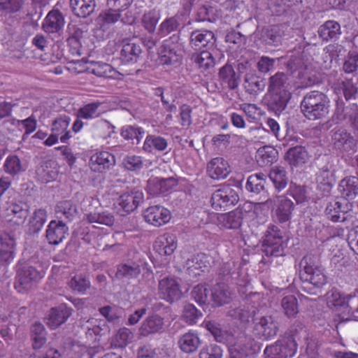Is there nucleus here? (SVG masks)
<instances>
[{
	"instance_id": "f257e3e1",
	"label": "nucleus",
	"mask_w": 358,
	"mask_h": 358,
	"mask_svg": "<svg viewBox=\"0 0 358 358\" xmlns=\"http://www.w3.org/2000/svg\"><path fill=\"white\" fill-rule=\"evenodd\" d=\"M300 108L307 119L321 120L325 118L329 113L330 100L323 92L311 91L303 97Z\"/></svg>"
},
{
	"instance_id": "f03ea898",
	"label": "nucleus",
	"mask_w": 358,
	"mask_h": 358,
	"mask_svg": "<svg viewBox=\"0 0 358 358\" xmlns=\"http://www.w3.org/2000/svg\"><path fill=\"white\" fill-rule=\"evenodd\" d=\"M301 267L300 279L304 284H311L320 287L327 283V277L317 256L306 255L301 262Z\"/></svg>"
},
{
	"instance_id": "7ed1b4c3",
	"label": "nucleus",
	"mask_w": 358,
	"mask_h": 358,
	"mask_svg": "<svg viewBox=\"0 0 358 358\" xmlns=\"http://www.w3.org/2000/svg\"><path fill=\"white\" fill-rule=\"evenodd\" d=\"M283 232L278 226L269 225L265 233L263 252L266 257H278L285 255L287 243L283 241Z\"/></svg>"
},
{
	"instance_id": "20e7f679",
	"label": "nucleus",
	"mask_w": 358,
	"mask_h": 358,
	"mask_svg": "<svg viewBox=\"0 0 358 358\" xmlns=\"http://www.w3.org/2000/svg\"><path fill=\"white\" fill-rule=\"evenodd\" d=\"M148 266L146 261L136 255L132 259L117 265L115 277L121 280L135 279L142 271L148 270Z\"/></svg>"
},
{
	"instance_id": "39448f33",
	"label": "nucleus",
	"mask_w": 358,
	"mask_h": 358,
	"mask_svg": "<svg viewBox=\"0 0 358 358\" xmlns=\"http://www.w3.org/2000/svg\"><path fill=\"white\" fill-rule=\"evenodd\" d=\"M41 278V273L34 267L23 266L17 271L14 287L19 293H25Z\"/></svg>"
},
{
	"instance_id": "423d86ee",
	"label": "nucleus",
	"mask_w": 358,
	"mask_h": 358,
	"mask_svg": "<svg viewBox=\"0 0 358 358\" xmlns=\"http://www.w3.org/2000/svg\"><path fill=\"white\" fill-rule=\"evenodd\" d=\"M239 200V196L236 189L231 185H227L217 189L211 196L210 202L213 208L221 210L227 206L235 205Z\"/></svg>"
},
{
	"instance_id": "0eeeda50",
	"label": "nucleus",
	"mask_w": 358,
	"mask_h": 358,
	"mask_svg": "<svg viewBox=\"0 0 358 358\" xmlns=\"http://www.w3.org/2000/svg\"><path fill=\"white\" fill-rule=\"evenodd\" d=\"M144 201L142 191L134 189L122 194L115 201L114 206L121 215L134 211Z\"/></svg>"
},
{
	"instance_id": "6e6552de",
	"label": "nucleus",
	"mask_w": 358,
	"mask_h": 358,
	"mask_svg": "<svg viewBox=\"0 0 358 358\" xmlns=\"http://www.w3.org/2000/svg\"><path fill=\"white\" fill-rule=\"evenodd\" d=\"M296 349L297 345L294 339L287 338L267 346L264 354L266 358H291L295 355Z\"/></svg>"
},
{
	"instance_id": "1a4fd4ad",
	"label": "nucleus",
	"mask_w": 358,
	"mask_h": 358,
	"mask_svg": "<svg viewBox=\"0 0 358 358\" xmlns=\"http://www.w3.org/2000/svg\"><path fill=\"white\" fill-rule=\"evenodd\" d=\"M249 213L250 210L246 209L245 206H238L234 210L219 215L217 222L220 225L226 229H238Z\"/></svg>"
},
{
	"instance_id": "9d476101",
	"label": "nucleus",
	"mask_w": 358,
	"mask_h": 358,
	"mask_svg": "<svg viewBox=\"0 0 358 358\" xmlns=\"http://www.w3.org/2000/svg\"><path fill=\"white\" fill-rule=\"evenodd\" d=\"M71 118L66 115L59 117L53 121L52 134L46 139V145H52L57 143L59 136L62 143L66 142L71 137L70 131L67 130Z\"/></svg>"
},
{
	"instance_id": "9b49d317",
	"label": "nucleus",
	"mask_w": 358,
	"mask_h": 358,
	"mask_svg": "<svg viewBox=\"0 0 358 358\" xmlns=\"http://www.w3.org/2000/svg\"><path fill=\"white\" fill-rule=\"evenodd\" d=\"M159 296L168 302L173 303L180 299L182 291L178 280L173 278H164L159 282Z\"/></svg>"
},
{
	"instance_id": "f8f14e48",
	"label": "nucleus",
	"mask_w": 358,
	"mask_h": 358,
	"mask_svg": "<svg viewBox=\"0 0 358 358\" xmlns=\"http://www.w3.org/2000/svg\"><path fill=\"white\" fill-rule=\"evenodd\" d=\"M292 98V92L267 91L264 101L269 110L275 113L283 111Z\"/></svg>"
},
{
	"instance_id": "ddd939ff",
	"label": "nucleus",
	"mask_w": 358,
	"mask_h": 358,
	"mask_svg": "<svg viewBox=\"0 0 358 358\" xmlns=\"http://www.w3.org/2000/svg\"><path fill=\"white\" fill-rule=\"evenodd\" d=\"M265 203L276 206L275 215L280 222L283 223L290 220L294 209V203L290 199L285 196H278L274 199H267Z\"/></svg>"
},
{
	"instance_id": "4468645a",
	"label": "nucleus",
	"mask_w": 358,
	"mask_h": 358,
	"mask_svg": "<svg viewBox=\"0 0 358 358\" xmlns=\"http://www.w3.org/2000/svg\"><path fill=\"white\" fill-rule=\"evenodd\" d=\"M145 220L155 226L160 227L169 222L171 212L162 206L156 205L148 207L143 213Z\"/></svg>"
},
{
	"instance_id": "2eb2a0df",
	"label": "nucleus",
	"mask_w": 358,
	"mask_h": 358,
	"mask_svg": "<svg viewBox=\"0 0 358 358\" xmlns=\"http://www.w3.org/2000/svg\"><path fill=\"white\" fill-rule=\"evenodd\" d=\"M348 203L344 199L329 201L325 208V215L334 222H343L347 219Z\"/></svg>"
},
{
	"instance_id": "dca6fc26",
	"label": "nucleus",
	"mask_w": 358,
	"mask_h": 358,
	"mask_svg": "<svg viewBox=\"0 0 358 358\" xmlns=\"http://www.w3.org/2000/svg\"><path fill=\"white\" fill-rule=\"evenodd\" d=\"M115 164V156L106 151L94 153L91 156L89 162L91 170L98 173H104L113 167Z\"/></svg>"
},
{
	"instance_id": "f3484780",
	"label": "nucleus",
	"mask_w": 358,
	"mask_h": 358,
	"mask_svg": "<svg viewBox=\"0 0 358 358\" xmlns=\"http://www.w3.org/2000/svg\"><path fill=\"white\" fill-rule=\"evenodd\" d=\"M7 216H11V220L17 224H23L29 215V206L22 201H11L4 207Z\"/></svg>"
},
{
	"instance_id": "a211bd4d",
	"label": "nucleus",
	"mask_w": 358,
	"mask_h": 358,
	"mask_svg": "<svg viewBox=\"0 0 358 358\" xmlns=\"http://www.w3.org/2000/svg\"><path fill=\"white\" fill-rule=\"evenodd\" d=\"M215 43V34L207 29H196L190 34L189 44L195 50L213 47Z\"/></svg>"
},
{
	"instance_id": "6ab92c4d",
	"label": "nucleus",
	"mask_w": 358,
	"mask_h": 358,
	"mask_svg": "<svg viewBox=\"0 0 358 358\" xmlns=\"http://www.w3.org/2000/svg\"><path fill=\"white\" fill-rule=\"evenodd\" d=\"M255 330L259 336L268 339L277 334L278 324L272 316H263L255 322Z\"/></svg>"
},
{
	"instance_id": "aec40b11",
	"label": "nucleus",
	"mask_w": 358,
	"mask_h": 358,
	"mask_svg": "<svg viewBox=\"0 0 358 358\" xmlns=\"http://www.w3.org/2000/svg\"><path fill=\"white\" fill-rule=\"evenodd\" d=\"M142 50L141 45L131 40H123L120 50V59L124 64H134L138 62Z\"/></svg>"
},
{
	"instance_id": "412c9836",
	"label": "nucleus",
	"mask_w": 358,
	"mask_h": 358,
	"mask_svg": "<svg viewBox=\"0 0 358 358\" xmlns=\"http://www.w3.org/2000/svg\"><path fill=\"white\" fill-rule=\"evenodd\" d=\"M290 76L285 72L278 71L268 78L267 91L291 92Z\"/></svg>"
},
{
	"instance_id": "4be33fe9",
	"label": "nucleus",
	"mask_w": 358,
	"mask_h": 358,
	"mask_svg": "<svg viewBox=\"0 0 358 358\" xmlns=\"http://www.w3.org/2000/svg\"><path fill=\"white\" fill-rule=\"evenodd\" d=\"M72 313V309L66 304H61L57 307L51 308L48 315L47 324L52 329H55L64 324Z\"/></svg>"
},
{
	"instance_id": "5701e85b",
	"label": "nucleus",
	"mask_w": 358,
	"mask_h": 358,
	"mask_svg": "<svg viewBox=\"0 0 358 358\" xmlns=\"http://www.w3.org/2000/svg\"><path fill=\"white\" fill-rule=\"evenodd\" d=\"M177 248L176 238L173 234H165L159 236L154 248L160 255H171Z\"/></svg>"
},
{
	"instance_id": "b1692460",
	"label": "nucleus",
	"mask_w": 358,
	"mask_h": 358,
	"mask_svg": "<svg viewBox=\"0 0 358 358\" xmlns=\"http://www.w3.org/2000/svg\"><path fill=\"white\" fill-rule=\"evenodd\" d=\"M319 37L323 41H336L341 35L340 24L334 20H327L317 30Z\"/></svg>"
},
{
	"instance_id": "393cba45",
	"label": "nucleus",
	"mask_w": 358,
	"mask_h": 358,
	"mask_svg": "<svg viewBox=\"0 0 358 358\" xmlns=\"http://www.w3.org/2000/svg\"><path fill=\"white\" fill-rule=\"evenodd\" d=\"M207 171L209 176L216 180L225 178L230 173L228 162L222 157L213 159L208 164Z\"/></svg>"
},
{
	"instance_id": "a878e982",
	"label": "nucleus",
	"mask_w": 358,
	"mask_h": 358,
	"mask_svg": "<svg viewBox=\"0 0 358 358\" xmlns=\"http://www.w3.org/2000/svg\"><path fill=\"white\" fill-rule=\"evenodd\" d=\"M96 3L95 0H70V8L74 15L86 18L95 10Z\"/></svg>"
},
{
	"instance_id": "bb28decb",
	"label": "nucleus",
	"mask_w": 358,
	"mask_h": 358,
	"mask_svg": "<svg viewBox=\"0 0 358 358\" xmlns=\"http://www.w3.org/2000/svg\"><path fill=\"white\" fill-rule=\"evenodd\" d=\"M68 228L63 221L52 220L46 229V239L50 244L57 245L65 237Z\"/></svg>"
},
{
	"instance_id": "cd10ccee",
	"label": "nucleus",
	"mask_w": 358,
	"mask_h": 358,
	"mask_svg": "<svg viewBox=\"0 0 358 358\" xmlns=\"http://www.w3.org/2000/svg\"><path fill=\"white\" fill-rule=\"evenodd\" d=\"M338 189L343 198L348 200L354 199L358 195V178L345 177L340 181Z\"/></svg>"
},
{
	"instance_id": "c85d7f7f",
	"label": "nucleus",
	"mask_w": 358,
	"mask_h": 358,
	"mask_svg": "<svg viewBox=\"0 0 358 358\" xmlns=\"http://www.w3.org/2000/svg\"><path fill=\"white\" fill-rule=\"evenodd\" d=\"M178 343L180 349L183 352L190 354L197 350L201 344V341L196 332L189 331L179 338Z\"/></svg>"
},
{
	"instance_id": "c756f323",
	"label": "nucleus",
	"mask_w": 358,
	"mask_h": 358,
	"mask_svg": "<svg viewBox=\"0 0 358 358\" xmlns=\"http://www.w3.org/2000/svg\"><path fill=\"white\" fill-rule=\"evenodd\" d=\"M163 327L164 319L157 314H153L143 322L139 331L141 336H146L162 331Z\"/></svg>"
},
{
	"instance_id": "7c9ffc66",
	"label": "nucleus",
	"mask_w": 358,
	"mask_h": 358,
	"mask_svg": "<svg viewBox=\"0 0 358 358\" xmlns=\"http://www.w3.org/2000/svg\"><path fill=\"white\" fill-rule=\"evenodd\" d=\"M169 147L168 141L160 136L149 134L145 137L143 145V150L147 153L155 151L166 152Z\"/></svg>"
},
{
	"instance_id": "2f4dec72",
	"label": "nucleus",
	"mask_w": 358,
	"mask_h": 358,
	"mask_svg": "<svg viewBox=\"0 0 358 358\" xmlns=\"http://www.w3.org/2000/svg\"><path fill=\"white\" fill-rule=\"evenodd\" d=\"M188 274L192 277H196L201 275L203 268H207L206 257L203 253H198L189 258L185 264Z\"/></svg>"
},
{
	"instance_id": "473e14b6",
	"label": "nucleus",
	"mask_w": 358,
	"mask_h": 358,
	"mask_svg": "<svg viewBox=\"0 0 358 358\" xmlns=\"http://www.w3.org/2000/svg\"><path fill=\"white\" fill-rule=\"evenodd\" d=\"M102 104L99 100L86 103L77 110L76 116L87 120L98 118L104 112L101 109Z\"/></svg>"
},
{
	"instance_id": "72a5a7b5",
	"label": "nucleus",
	"mask_w": 358,
	"mask_h": 358,
	"mask_svg": "<svg viewBox=\"0 0 358 358\" xmlns=\"http://www.w3.org/2000/svg\"><path fill=\"white\" fill-rule=\"evenodd\" d=\"M219 79L222 85H225L230 90H234L239 85L240 76L230 64H225L220 69Z\"/></svg>"
},
{
	"instance_id": "f704fd0d",
	"label": "nucleus",
	"mask_w": 358,
	"mask_h": 358,
	"mask_svg": "<svg viewBox=\"0 0 358 358\" xmlns=\"http://www.w3.org/2000/svg\"><path fill=\"white\" fill-rule=\"evenodd\" d=\"M332 141L336 147L345 151L350 150L355 144L354 138L343 128L334 129Z\"/></svg>"
},
{
	"instance_id": "c9c22d12",
	"label": "nucleus",
	"mask_w": 358,
	"mask_h": 358,
	"mask_svg": "<svg viewBox=\"0 0 358 358\" xmlns=\"http://www.w3.org/2000/svg\"><path fill=\"white\" fill-rule=\"evenodd\" d=\"M173 182L171 178H150L148 181V192L151 195L164 194L172 188Z\"/></svg>"
},
{
	"instance_id": "e433bc0d",
	"label": "nucleus",
	"mask_w": 358,
	"mask_h": 358,
	"mask_svg": "<svg viewBox=\"0 0 358 358\" xmlns=\"http://www.w3.org/2000/svg\"><path fill=\"white\" fill-rule=\"evenodd\" d=\"M64 23L63 14L58 9H52L46 15V32L58 33Z\"/></svg>"
},
{
	"instance_id": "4c0bfd02",
	"label": "nucleus",
	"mask_w": 358,
	"mask_h": 358,
	"mask_svg": "<svg viewBox=\"0 0 358 358\" xmlns=\"http://www.w3.org/2000/svg\"><path fill=\"white\" fill-rule=\"evenodd\" d=\"M55 213L58 221H63L65 223L73 219L77 213V209L70 201H64L57 205Z\"/></svg>"
},
{
	"instance_id": "58836bf2",
	"label": "nucleus",
	"mask_w": 358,
	"mask_h": 358,
	"mask_svg": "<svg viewBox=\"0 0 358 358\" xmlns=\"http://www.w3.org/2000/svg\"><path fill=\"white\" fill-rule=\"evenodd\" d=\"M211 299L217 306L229 303L231 299V292L228 286L224 282L217 283L212 289Z\"/></svg>"
},
{
	"instance_id": "ea45409f",
	"label": "nucleus",
	"mask_w": 358,
	"mask_h": 358,
	"mask_svg": "<svg viewBox=\"0 0 358 358\" xmlns=\"http://www.w3.org/2000/svg\"><path fill=\"white\" fill-rule=\"evenodd\" d=\"M269 178L278 191L285 189L288 183V176L285 169L282 166H274L269 173Z\"/></svg>"
},
{
	"instance_id": "a19ab883",
	"label": "nucleus",
	"mask_w": 358,
	"mask_h": 358,
	"mask_svg": "<svg viewBox=\"0 0 358 358\" xmlns=\"http://www.w3.org/2000/svg\"><path fill=\"white\" fill-rule=\"evenodd\" d=\"M266 182V176L263 173H257L248 178L245 188L248 192L258 194L265 190Z\"/></svg>"
},
{
	"instance_id": "79ce46f5",
	"label": "nucleus",
	"mask_w": 358,
	"mask_h": 358,
	"mask_svg": "<svg viewBox=\"0 0 358 358\" xmlns=\"http://www.w3.org/2000/svg\"><path fill=\"white\" fill-rule=\"evenodd\" d=\"M285 159L290 165L299 166L306 163L308 153L303 147L295 146L287 150Z\"/></svg>"
},
{
	"instance_id": "37998d69",
	"label": "nucleus",
	"mask_w": 358,
	"mask_h": 358,
	"mask_svg": "<svg viewBox=\"0 0 358 358\" xmlns=\"http://www.w3.org/2000/svg\"><path fill=\"white\" fill-rule=\"evenodd\" d=\"M120 18V12L110 8L100 13L97 17V22L101 29L105 30L117 22Z\"/></svg>"
},
{
	"instance_id": "c03bdc74",
	"label": "nucleus",
	"mask_w": 358,
	"mask_h": 358,
	"mask_svg": "<svg viewBox=\"0 0 358 358\" xmlns=\"http://www.w3.org/2000/svg\"><path fill=\"white\" fill-rule=\"evenodd\" d=\"M239 268L236 266L234 262H228L224 263L220 269L219 275L222 277V280L226 282H235L238 284L239 280Z\"/></svg>"
},
{
	"instance_id": "a18cd8bd",
	"label": "nucleus",
	"mask_w": 358,
	"mask_h": 358,
	"mask_svg": "<svg viewBox=\"0 0 358 358\" xmlns=\"http://www.w3.org/2000/svg\"><path fill=\"white\" fill-rule=\"evenodd\" d=\"M352 297H356L355 294L353 296L349 294L346 296H343L337 290H331L327 294V304L330 308L347 306L352 308L349 303Z\"/></svg>"
},
{
	"instance_id": "49530a36",
	"label": "nucleus",
	"mask_w": 358,
	"mask_h": 358,
	"mask_svg": "<svg viewBox=\"0 0 358 358\" xmlns=\"http://www.w3.org/2000/svg\"><path fill=\"white\" fill-rule=\"evenodd\" d=\"M278 151L272 146H264L258 149L257 158L262 166H267L276 161Z\"/></svg>"
},
{
	"instance_id": "de8ad7c7",
	"label": "nucleus",
	"mask_w": 358,
	"mask_h": 358,
	"mask_svg": "<svg viewBox=\"0 0 358 358\" xmlns=\"http://www.w3.org/2000/svg\"><path fill=\"white\" fill-rule=\"evenodd\" d=\"M282 313L288 317H294L299 313L298 301L294 295L284 296L280 301Z\"/></svg>"
},
{
	"instance_id": "09e8293b",
	"label": "nucleus",
	"mask_w": 358,
	"mask_h": 358,
	"mask_svg": "<svg viewBox=\"0 0 358 358\" xmlns=\"http://www.w3.org/2000/svg\"><path fill=\"white\" fill-rule=\"evenodd\" d=\"M263 78L255 74H246L245 76V87L250 94H256L265 88Z\"/></svg>"
},
{
	"instance_id": "8fccbe9b",
	"label": "nucleus",
	"mask_w": 358,
	"mask_h": 358,
	"mask_svg": "<svg viewBox=\"0 0 358 358\" xmlns=\"http://www.w3.org/2000/svg\"><path fill=\"white\" fill-rule=\"evenodd\" d=\"M86 219L89 223L106 226H112L115 222L114 216L108 211L88 213L86 215Z\"/></svg>"
},
{
	"instance_id": "3c124183",
	"label": "nucleus",
	"mask_w": 358,
	"mask_h": 358,
	"mask_svg": "<svg viewBox=\"0 0 358 358\" xmlns=\"http://www.w3.org/2000/svg\"><path fill=\"white\" fill-rule=\"evenodd\" d=\"M332 173L328 169H322L320 171L317 176V188L324 192L329 194L333 186Z\"/></svg>"
},
{
	"instance_id": "603ef678",
	"label": "nucleus",
	"mask_w": 358,
	"mask_h": 358,
	"mask_svg": "<svg viewBox=\"0 0 358 358\" xmlns=\"http://www.w3.org/2000/svg\"><path fill=\"white\" fill-rule=\"evenodd\" d=\"M145 129L136 125H128L122 129L121 136L125 140H136V144H138L145 135Z\"/></svg>"
},
{
	"instance_id": "864d4df0",
	"label": "nucleus",
	"mask_w": 358,
	"mask_h": 358,
	"mask_svg": "<svg viewBox=\"0 0 358 358\" xmlns=\"http://www.w3.org/2000/svg\"><path fill=\"white\" fill-rule=\"evenodd\" d=\"M192 60L201 69H208L214 66L215 62L212 54L208 50L201 51L200 53H194Z\"/></svg>"
},
{
	"instance_id": "5fc2aeb1",
	"label": "nucleus",
	"mask_w": 358,
	"mask_h": 358,
	"mask_svg": "<svg viewBox=\"0 0 358 358\" xmlns=\"http://www.w3.org/2000/svg\"><path fill=\"white\" fill-rule=\"evenodd\" d=\"M122 165L127 171L137 172L143 169L144 162L141 156L129 154L123 158Z\"/></svg>"
},
{
	"instance_id": "6e6d98bb",
	"label": "nucleus",
	"mask_w": 358,
	"mask_h": 358,
	"mask_svg": "<svg viewBox=\"0 0 358 358\" xmlns=\"http://www.w3.org/2000/svg\"><path fill=\"white\" fill-rule=\"evenodd\" d=\"M34 349H40L45 344V332L43 324L35 322L31 329Z\"/></svg>"
},
{
	"instance_id": "4d7b16f0",
	"label": "nucleus",
	"mask_w": 358,
	"mask_h": 358,
	"mask_svg": "<svg viewBox=\"0 0 358 358\" xmlns=\"http://www.w3.org/2000/svg\"><path fill=\"white\" fill-rule=\"evenodd\" d=\"M344 118L348 120L350 127L355 133H358V105L350 104L344 109Z\"/></svg>"
},
{
	"instance_id": "13d9d810",
	"label": "nucleus",
	"mask_w": 358,
	"mask_h": 358,
	"mask_svg": "<svg viewBox=\"0 0 358 358\" xmlns=\"http://www.w3.org/2000/svg\"><path fill=\"white\" fill-rule=\"evenodd\" d=\"M205 327L212 334L217 342L222 343L227 340L228 334L227 331L223 330L220 324L215 321L205 322Z\"/></svg>"
},
{
	"instance_id": "bf43d9fd",
	"label": "nucleus",
	"mask_w": 358,
	"mask_h": 358,
	"mask_svg": "<svg viewBox=\"0 0 358 358\" xmlns=\"http://www.w3.org/2000/svg\"><path fill=\"white\" fill-rule=\"evenodd\" d=\"M160 18L159 11L153 9L144 13L142 17V22L149 32H153L156 28V25Z\"/></svg>"
},
{
	"instance_id": "052dcab7",
	"label": "nucleus",
	"mask_w": 358,
	"mask_h": 358,
	"mask_svg": "<svg viewBox=\"0 0 358 358\" xmlns=\"http://www.w3.org/2000/svg\"><path fill=\"white\" fill-rule=\"evenodd\" d=\"M69 285L70 287L78 293L84 294L90 287V280L82 275H78L73 277Z\"/></svg>"
},
{
	"instance_id": "680f3d73",
	"label": "nucleus",
	"mask_w": 358,
	"mask_h": 358,
	"mask_svg": "<svg viewBox=\"0 0 358 358\" xmlns=\"http://www.w3.org/2000/svg\"><path fill=\"white\" fill-rule=\"evenodd\" d=\"M180 26V23L176 17H171L164 20L159 25V34L165 36L170 33L176 31Z\"/></svg>"
},
{
	"instance_id": "e2e57ef3",
	"label": "nucleus",
	"mask_w": 358,
	"mask_h": 358,
	"mask_svg": "<svg viewBox=\"0 0 358 358\" xmlns=\"http://www.w3.org/2000/svg\"><path fill=\"white\" fill-rule=\"evenodd\" d=\"M280 58H271L268 56H262L259 58L256 67L260 73L266 74L273 70L276 61Z\"/></svg>"
},
{
	"instance_id": "0e129e2a",
	"label": "nucleus",
	"mask_w": 358,
	"mask_h": 358,
	"mask_svg": "<svg viewBox=\"0 0 358 358\" xmlns=\"http://www.w3.org/2000/svg\"><path fill=\"white\" fill-rule=\"evenodd\" d=\"M160 62L164 64H173L178 62L180 56L176 51L164 45L159 52Z\"/></svg>"
},
{
	"instance_id": "69168bd1",
	"label": "nucleus",
	"mask_w": 358,
	"mask_h": 358,
	"mask_svg": "<svg viewBox=\"0 0 358 358\" xmlns=\"http://www.w3.org/2000/svg\"><path fill=\"white\" fill-rule=\"evenodd\" d=\"M3 166L5 171L10 175H15L22 170L20 160L16 155L8 156Z\"/></svg>"
},
{
	"instance_id": "338daca9",
	"label": "nucleus",
	"mask_w": 358,
	"mask_h": 358,
	"mask_svg": "<svg viewBox=\"0 0 358 358\" xmlns=\"http://www.w3.org/2000/svg\"><path fill=\"white\" fill-rule=\"evenodd\" d=\"M222 350L216 344L204 346L200 351L199 358H222Z\"/></svg>"
},
{
	"instance_id": "774afa93",
	"label": "nucleus",
	"mask_w": 358,
	"mask_h": 358,
	"mask_svg": "<svg viewBox=\"0 0 358 358\" xmlns=\"http://www.w3.org/2000/svg\"><path fill=\"white\" fill-rule=\"evenodd\" d=\"M201 315V313L193 304L188 303L184 306L182 317L187 323L195 324Z\"/></svg>"
}]
</instances>
